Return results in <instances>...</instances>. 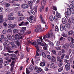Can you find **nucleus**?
Here are the masks:
<instances>
[{
  "instance_id": "obj_1",
  "label": "nucleus",
  "mask_w": 74,
  "mask_h": 74,
  "mask_svg": "<svg viewBox=\"0 0 74 74\" xmlns=\"http://www.w3.org/2000/svg\"><path fill=\"white\" fill-rule=\"evenodd\" d=\"M67 12H65V16L66 18H67V19L68 20V21H70V19L69 17V15H71V9L68 8H67Z\"/></svg>"
},
{
  "instance_id": "obj_2",
  "label": "nucleus",
  "mask_w": 74,
  "mask_h": 74,
  "mask_svg": "<svg viewBox=\"0 0 74 74\" xmlns=\"http://www.w3.org/2000/svg\"><path fill=\"white\" fill-rule=\"evenodd\" d=\"M42 37V36L40 37L39 39L37 40V41L38 42L37 43L36 42V44H37V45H35L38 46V45H41V46H44V44L42 43H41V42H42L43 40Z\"/></svg>"
},
{
  "instance_id": "obj_3",
  "label": "nucleus",
  "mask_w": 74,
  "mask_h": 74,
  "mask_svg": "<svg viewBox=\"0 0 74 74\" xmlns=\"http://www.w3.org/2000/svg\"><path fill=\"white\" fill-rule=\"evenodd\" d=\"M56 14L57 16H55L54 17V18L55 22H58L59 20L58 18H61V15H60V14L58 13V12H56Z\"/></svg>"
},
{
  "instance_id": "obj_4",
  "label": "nucleus",
  "mask_w": 74,
  "mask_h": 74,
  "mask_svg": "<svg viewBox=\"0 0 74 74\" xmlns=\"http://www.w3.org/2000/svg\"><path fill=\"white\" fill-rule=\"evenodd\" d=\"M33 68H34V67H33V65H30L29 68L28 69V70L26 68V73L27 74H29V73H30L29 72L31 71L32 70H33Z\"/></svg>"
},
{
  "instance_id": "obj_5",
  "label": "nucleus",
  "mask_w": 74,
  "mask_h": 74,
  "mask_svg": "<svg viewBox=\"0 0 74 74\" xmlns=\"http://www.w3.org/2000/svg\"><path fill=\"white\" fill-rule=\"evenodd\" d=\"M35 32H42L43 29L41 28V25H38L36 29L35 30Z\"/></svg>"
},
{
  "instance_id": "obj_6",
  "label": "nucleus",
  "mask_w": 74,
  "mask_h": 74,
  "mask_svg": "<svg viewBox=\"0 0 74 74\" xmlns=\"http://www.w3.org/2000/svg\"><path fill=\"white\" fill-rule=\"evenodd\" d=\"M53 34V33H51L48 34H46L43 36V39H44V40H45V39H46V38H50V37L52 36Z\"/></svg>"
},
{
  "instance_id": "obj_7",
  "label": "nucleus",
  "mask_w": 74,
  "mask_h": 74,
  "mask_svg": "<svg viewBox=\"0 0 74 74\" xmlns=\"http://www.w3.org/2000/svg\"><path fill=\"white\" fill-rule=\"evenodd\" d=\"M70 62L67 63L65 65V67L66 68V71H68V70H69L70 69Z\"/></svg>"
},
{
  "instance_id": "obj_8",
  "label": "nucleus",
  "mask_w": 74,
  "mask_h": 74,
  "mask_svg": "<svg viewBox=\"0 0 74 74\" xmlns=\"http://www.w3.org/2000/svg\"><path fill=\"white\" fill-rule=\"evenodd\" d=\"M21 7L24 9L28 8V7H29V5H28L27 4L25 3L21 5Z\"/></svg>"
},
{
  "instance_id": "obj_9",
  "label": "nucleus",
  "mask_w": 74,
  "mask_h": 74,
  "mask_svg": "<svg viewBox=\"0 0 74 74\" xmlns=\"http://www.w3.org/2000/svg\"><path fill=\"white\" fill-rule=\"evenodd\" d=\"M11 47L10 46H8L6 47V49L8 50V52L9 53H14V51L10 50Z\"/></svg>"
},
{
  "instance_id": "obj_10",
  "label": "nucleus",
  "mask_w": 74,
  "mask_h": 74,
  "mask_svg": "<svg viewBox=\"0 0 74 74\" xmlns=\"http://www.w3.org/2000/svg\"><path fill=\"white\" fill-rule=\"evenodd\" d=\"M63 48L65 49V50H68L69 47V44H66L63 46Z\"/></svg>"
},
{
  "instance_id": "obj_11",
  "label": "nucleus",
  "mask_w": 74,
  "mask_h": 74,
  "mask_svg": "<svg viewBox=\"0 0 74 74\" xmlns=\"http://www.w3.org/2000/svg\"><path fill=\"white\" fill-rule=\"evenodd\" d=\"M15 39L16 41H19L20 40V37L18 34H16L15 36Z\"/></svg>"
},
{
  "instance_id": "obj_12",
  "label": "nucleus",
  "mask_w": 74,
  "mask_h": 74,
  "mask_svg": "<svg viewBox=\"0 0 74 74\" xmlns=\"http://www.w3.org/2000/svg\"><path fill=\"white\" fill-rule=\"evenodd\" d=\"M40 17L41 19V22L42 23L45 24V21H44V19H43V18H42V15H40Z\"/></svg>"
},
{
  "instance_id": "obj_13",
  "label": "nucleus",
  "mask_w": 74,
  "mask_h": 74,
  "mask_svg": "<svg viewBox=\"0 0 74 74\" xmlns=\"http://www.w3.org/2000/svg\"><path fill=\"white\" fill-rule=\"evenodd\" d=\"M36 42H32L30 40H29L28 41V44H32V45H37V44H36Z\"/></svg>"
},
{
  "instance_id": "obj_14",
  "label": "nucleus",
  "mask_w": 74,
  "mask_h": 74,
  "mask_svg": "<svg viewBox=\"0 0 74 74\" xmlns=\"http://www.w3.org/2000/svg\"><path fill=\"white\" fill-rule=\"evenodd\" d=\"M34 17L33 16H30L29 17L30 20L29 21V22L30 23H33V19H34Z\"/></svg>"
},
{
  "instance_id": "obj_15",
  "label": "nucleus",
  "mask_w": 74,
  "mask_h": 74,
  "mask_svg": "<svg viewBox=\"0 0 74 74\" xmlns=\"http://www.w3.org/2000/svg\"><path fill=\"white\" fill-rule=\"evenodd\" d=\"M67 21L65 18H64L62 19V23L63 24H65L66 23Z\"/></svg>"
},
{
  "instance_id": "obj_16",
  "label": "nucleus",
  "mask_w": 74,
  "mask_h": 74,
  "mask_svg": "<svg viewBox=\"0 0 74 74\" xmlns=\"http://www.w3.org/2000/svg\"><path fill=\"white\" fill-rule=\"evenodd\" d=\"M64 27L65 26H63L62 24L60 25V28L61 31H63V30L64 29Z\"/></svg>"
},
{
  "instance_id": "obj_17",
  "label": "nucleus",
  "mask_w": 74,
  "mask_h": 74,
  "mask_svg": "<svg viewBox=\"0 0 74 74\" xmlns=\"http://www.w3.org/2000/svg\"><path fill=\"white\" fill-rule=\"evenodd\" d=\"M40 65L41 67H44L45 66V63L44 62H42L40 64Z\"/></svg>"
},
{
  "instance_id": "obj_18",
  "label": "nucleus",
  "mask_w": 74,
  "mask_h": 74,
  "mask_svg": "<svg viewBox=\"0 0 74 74\" xmlns=\"http://www.w3.org/2000/svg\"><path fill=\"white\" fill-rule=\"evenodd\" d=\"M47 41L49 42V43L50 44V45L51 47H52V46H53V42H52L50 41V40H47Z\"/></svg>"
},
{
  "instance_id": "obj_19",
  "label": "nucleus",
  "mask_w": 74,
  "mask_h": 74,
  "mask_svg": "<svg viewBox=\"0 0 74 74\" xmlns=\"http://www.w3.org/2000/svg\"><path fill=\"white\" fill-rule=\"evenodd\" d=\"M51 60L53 62H55L56 61V58L54 56H52L51 57Z\"/></svg>"
},
{
  "instance_id": "obj_20",
  "label": "nucleus",
  "mask_w": 74,
  "mask_h": 74,
  "mask_svg": "<svg viewBox=\"0 0 74 74\" xmlns=\"http://www.w3.org/2000/svg\"><path fill=\"white\" fill-rule=\"evenodd\" d=\"M42 71V69L41 68H39L36 71V73H41Z\"/></svg>"
},
{
  "instance_id": "obj_21",
  "label": "nucleus",
  "mask_w": 74,
  "mask_h": 74,
  "mask_svg": "<svg viewBox=\"0 0 74 74\" xmlns=\"http://www.w3.org/2000/svg\"><path fill=\"white\" fill-rule=\"evenodd\" d=\"M57 60L58 62H62V60L60 59V58L59 56H58L57 58Z\"/></svg>"
},
{
  "instance_id": "obj_22",
  "label": "nucleus",
  "mask_w": 74,
  "mask_h": 74,
  "mask_svg": "<svg viewBox=\"0 0 74 74\" xmlns=\"http://www.w3.org/2000/svg\"><path fill=\"white\" fill-rule=\"evenodd\" d=\"M25 19V17H20V18H19V19H18V21L20 22H21V21H22L23 19Z\"/></svg>"
},
{
  "instance_id": "obj_23",
  "label": "nucleus",
  "mask_w": 74,
  "mask_h": 74,
  "mask_svg": "<svg viewBox=\"0 0 74 74\" xmlns=\"http://www.w3.org/2000/svg\"><path fill=\"white\" fill-rule=\"evenodd\" d=\"M66 28L67 29H70V25L69 23H67V24L65 25Z\"/></svg>"
},
{
  "instance_id": "obj_24",
  "label": "nucleus",
  "mask_w": 74,
  "mask_h": 74,
  "mask_svg": "<svg viewBox=\"0 0 74 74\" xmlns=\"http://www.w3.org/2000/svg\"><path fill=\"white\" fill-rule=\"evenodd\" d=\"M28 3L29 5L32 6L33 5V1H30L28 2Z\"/></svg>"
},
{
  "instance_id": "obj_25",
  "label": "nucleus",
  "mask_w": 74,
  "mask_h": 74,
  "mask_svg": "<svg viewBox=\"0 0 74 74\" xmlns=\"http://www.w3.org/2000/svg\"><path fill=\"white\" fill-rule=\"evenodd\" d=\"M25 32L22 30V29L20 31V33L19 34V36H21L22 34H23Z\"/></svg>"
},
{
  "instance_id": "obj_26",
  "label": "nucleus",
  "mask_w": 74,
  "mask_h": 74,
  "mask_svg": "<svg viewBox=\"0 0 74 74\" xmlns=\"http://www.w3.org/2000/svg\"><path fill=\"white\" fill-rule=\"evenodd\" d=\"M49 19L51 21V22H52L53 21V16H51L49 17Z\"/></svg>"
},
{
  "instance_id": "obj_27",
  "label": "nucleus",
  "mask_w": 74,
  "mask_h": 74,
  "mask_svg": "<svg viewBox=\"0 0 74 74\" xmlns=\"http://www.w3.org/2000/svg\"><path fill=\"white\" fill-rule=\"evenodd\" d=\"M5 44L6 46H8L10 45V41H6L5 42Z\"/></svg>"
},
{
  "instance_id": "obj_28",
  "label": "nucleus",
  "mask_w": 74,
  "mask_h": 74,
  "mask_svg": "<svg viewBox=\"0 0 74 74\" xmlns=\"http://www.w3.org/2000/svg\"><path fill=\"white\" fill-rule=\"evenodd\" d=\"M18 16H23V15L22 14V12H21V11L18 12Z\"/></svg>"
},
{
  "instance_id": "obj_29",
  "label": "nucleus",
  "mask_w": 74,
  "mask_h": 74,
  "mask_svg": "<svg viewBox=\"0 0 74 74\" xmlns=\"http://www.w3.org/2000/svg\"><path fill=\"white\" fill-rule=\"evenodd\" d=\"M25 25H26V23H25V22H24L23 21L20 24H19V26H25Z\"/></svg>"
},
{
  "instance_id": "obj_30",
  "label": "nucleus",
  "mask_w": 74,
  "mask_h": 74,
  "mask_svg": "<svg viewBox=\"0 0 74 74\" xmlns=\"http://www.w3.org/2000/svg\"><path fill=\"white\" fill-rule=\"evenodd\" d=\"M50 67L51 69L55 68V64L53 63H52L50 65Z\"/></svg>"
},
{
  "instance_id": "obj_31",
  "label": "nucleus",
  "mask_w": 74,
  "mask_h": 74,
  "mask_svg": "<svg viewBox=\"0 0 74 74\" xmlns=\"http://www.w3.org/2000/svg\"><path fill=\"white\" fill-rule=\"evenodd\" d=\"M7 37L9 40H11L12 38V36L10 34L8 35Z\"/></svg>"
},
{
  "instance_id": "obj_32",
  "label": "nucleus",
  "mask_w": 74,
  "mask_h": 74,
  "mask_svg": "<svg viewBox=\"0 0 74 74\" xmlns=\"http://www.w3.org/2000/svg\"><path fill=\"white\" fill-rule=\"evenodd\" d=\"M16 44L17 45L18 47H19L20 45H21V44H20V42L18 41H16L15 42Z\"/></svg>"
},
{
  "instance_id": "obj_33",
  "label": "nucleus",
  "mask_w": 74,
  "mask_h": 74,
  "mask_svg": "<svg viewBox=\"0 0 74 74\" xmlns=\"http://www.w3.org/2000/svg\"><path fill=\"white\" fill-rule=\"evenodd\" d=\"M10 56H11L13 58H15V57H16V55L14 53L11 54L10 55Z\"/></svg>"
},
{
  "instance_id": "obj_34",
  "label": "nucleus",
  "mask_w": 74,
  "mask_h": 74,
  "mask_svg": "<svg viewBox=\"0 0 74 74\" xmlns=\"http://www.w3.org/2000/svg\"><path fill=\"white\" fill-rule=\"evenodd\" d=\"M68 34V35H70V36H71L73 34V32L72 31H70L69 32Z\"/></svg>"
},
{
  "instance_id": "obj_35",
  "label": "nucleus",
  "mask_w": 74,
  "mask_h": 74,
  "mask_svg": "<svg viewBox=\"0 0 74 74\" xmlns=\"http://www.w3.org/2000/svg\"><path fill=\"white\" fill-rule=\"evenodd\" d=\"M44 6H42L39 9V11L40 12H42V11L43 10V9H44Z\"/></svg>"
},
{
  "instance_id": "obj_36",
  "label": "nucleus",
  "mask_w": 74,
  "mask_h": 74,
  "mask_svg": "<svg viewBox=\"0 0 74 74\" xmlns=\"http://www.w3.org/2000/svg\"><path fill=\"white\" fill-rule=\"evenodd\" d=\"M63 67H62L61 68H60L58 69V71L59 72H60L61 71H63Z\"/></svg>"
},
{
  "instance_id": "obj_37",
  "label": "nucleus",
  "mask_w": 74,
  "mask_h": 74,
  "mask_svg": "<svg viewBox=\"0 0 74 74\" xmlns=\"http://www.w3.org/2000/svg\"><path fill=\"white\" fill-rule=\"evenodd\" d=\"M60 40H58L57 42V43H56V45L57 46H59V45H60Z\"/></svg>"
},
{
  "instance_id": "obj_38",
  "label": "nucleus",
  "mask_w": 74,
  "mask_h": 74,
  "mask_svg": "<svg viewBox=\"0 0 74 74\" xmlns=\"http://www.w3.org/2000/svg\"><path fill=\"white\" fill-rule=\"evenodd\" d=\"M58 65L59 67H61V66H62V65H63V62L62 61H61V62H60Z\"/></svg>"
},
{
  "instance_id": "obj_39",
  "label": "nucleus",
  "mask_w": 74,
  "mask_h": 74,
  "mask_svg": "<svg viewBox=\"0 0 74 74\" xmlns=\"http://www.w3.org/2000/svg\"><path fill=\"white\" fill-rule=\"evenodd\" d=\"M3 64H4V66H6L8 64V62H7V61H5L4 62Z\"/></svg>"
},
{
  "instance_id": "obj_40",
  "label": "nucleus",
  "mask_w": 74,
  "mask_h": 74,
  "mask_svg": "<svg viewBox=\"0 0 74 74\" xmlns=\"http://www.w3.org/2000/svg\"><path fill=\"white\" fill-rule=\"evenodd\" d=\"M35 47L37 49L36 52H40V49H39L38 48V46L36 45Z\"/></svg>"
},
{
  "instance_id": "obj_41",
  "label": "nucleus",
  "mask_w": 74,
  "mask_h": 74,
  "mask_svg": "<svg viewBox=\"0 0 74 74\" xmlns=\"http://www.w3.org/2000/svg\"><path fill=\"white\" fill-rule=\"evenodd\" d=\"M70 46L71 48H74V44L71 43L70 44Z\"/></svg>"
},
{
  "instance_id": "obj_42",
  "label": "nucleus",
  "mask_w": 74,
  "mask_h": 74,
  "mask_svg": "<svg viewBox=\"0 0 74 74\" xmlns=\"http://www.w3.org/2000/svg\"><path fill=\"white\" fill-rule=\"evenodd\" d=\"M55 30L56 32H58L59 31V28L58 26H56L55 27Z\"/></svg>"
},
{
  "instance_id": "obj_43",
  "label": "nucleus",
  "mask_w": 74,
  "mask_h": 74,
  "mask_svg": "<svg viewBox=\"0 0 74 74\" xmlns=\"http://www.w3.org/2000/svg\"><path fill=\"white\" fill-rule=\"evenodd\" d=\"M8 28H10V29L12 28V24H9L8 25Z\"/></svg>"
},
{
  "instance_id": "obj_44",
  "label": "nucleus",
  "mask_w": 74,
  "mask_h": 74,
  "mask_svg": "<svg viewBox=\"0 0 74 74\" xmlns=\"http://www.w3.org/2000/svg\"><path fill=\"white\" fill-rule=\"evenodd\" d=\"M38 67L36 66H35L34 67V70H38Z\"/></svg>"
},
{
  "instance_id": "obj_45",
  "label": "nucleus",
  "mask_w": 74,
  "mask_h": 74,
  "mask_svg": "<svg viewBox=\"0 0 74 74\" xmlns=\"http://www.w3.org/2000/svg\"><path fill=\"white\" fill-rule=\"evenodd\" d=\"M30 12L33 15H34V14H35V12L32 10H30Z\"/></svg>"
},
{
  "instance_id": "obj_46",
  "label": "nucleus",
  "mask_w": 74,
  "mask_h": 74,
  "mask_svg": "<svg viewBox=\"0 0 74 74\" xmlns=\"http://www.w3.org/2000/svg\"><path fill=\"white\" fill-rule=\"evenodd\" d=\"M47 57L49 60H51V57L50 55H47Z\"/></svg>"
},
{
  "instance_id": "obj_47",
  "label": "nucleus",
  "mask_w": 74,
  "mask_h": 74,
  "mask_svg": "<svg viewBox=\"0 0 74 74\" xmlns=\"http://www.w3.org/2000/svg\"><path fill=\"white\" fill-rule=\"evenodd\" d=\"M71 12L72 14H74V10L73 8L71 9Z\"/></svg>"
},
{
  "instance_id": "obj_48",
  "label": "nucleus",
  "mask_w": 74,
  "mask_h": 74,
  "mask_svg": "<svg viewBox=\"0 0 74 74\" xmlns=\"http://www.w3.org/2000/svg\"><path fill=\"white\" fill-rule=\"evenodd\" d=\"M26 27H23L22 28L21 30L24 32H25V31H26Z\"/></svg>"
},
{
  "instance_id": "obj_49",
  "label": "nucleus",
  "mask_w": 74,
  "mask_h": 74,
  "mask_svg": "<svg viewBox=\"0 0 74 74\" xmlns=\"http://www.w3.org/2000/svg\"><path fill=\"white\" fill-rule=\"evenodd\" d=\"M53 9L54 10H55V11H57V9L56 8V7L53 6Z\"/></svg>"
},
{
  "instance_id": "obj_50",
  "label": "nucleus",
  "mask_w": 74,
  "mask_h": 74,
  "mask_svg": "<svg viewBox=\"0 0 74 74\" xmlns=\"http://www.w3.org/2000/svg\"><path fill=\"white\" fill-rule=\"evenodd\" d=\"M3 60L2 58H0V63L3 64Z\"/></svg>"
},
{
  "instance_id": "obj_51",
  "label": "nucleus",
  "mask_w": 74,
  "mask_h": 74,
  "mask_svg": "<svg viewBox=\"0 0 74 74\" xmlns=\"http://www.w3.org/2000/svg\"><path fill=\"white\" fill-rule=\"evenodd\" d=\"M62 36L64 37H66L67 36V34H62Z\"/></svg>"
},
{
  "instance_id": "obj_52",
  "label": "nucleus",
  "mask_w": 74,
  "mask_h": 74,
  "mask_svg": "<svg viewBox=\"0 0 74 74\" xmlns=\"http://www.w3.org/2000/svg\"><path fill=\"white\" fill-rule=\"evenodd\" d=\"M42 55L44 58H45L46 57V55H45V53L44 52H42Z\"/></svg>"
},
{
  "instance_id": "obj_53",
  "label": "nucleus",
  "mask_w": 74,
  "mask_h": 74,
  "mask_svg": "<svg viewBox=\"0 0 74 74\" xmlns=\"http://www.w3.org/2000/svg\"><path fill=\"white\" fill-rule=\"evenodd\" d=\"M12 32V30L11 29H8L7 30V32L8 33H11Z\"/></svg>"
},
{
  "instance_id": "obj_54",
  "label": "nucleus",
  "mask_w": 74,
  "mask_h": 74,
  "mask_svg": "<svg viewBox=\"0 0 74 74\" xmlns=\"http://www.w3.org/2000/svg\"><path fill=\"white\" fill-rule=\"evenodd\" d=\"M34 10L36 12V13H37V8H34Z\"/></svg>"
},
{
  "instance_id": "obj_55",
  "label": "nucleus",
  "mask_w": 74,
  "mask_h": 74,
  "mask_svg": "<svg viewBox=\"0 0 74 74\" xmlns=\"http://www.w3.org/2000/svg\"><path fill=\"white\" fill-rule=\"evenodd\" d=\"M3 55L5 56H10V54L9 53H5Z\"/></svg>"
},
{
  "instance_id": "obj_56",
  "label": "nucleus",
  "mask_w": 74,
  "mask_h": 74,
  "mask_svg": "<svg viewBox=\"0 0 74 74\" xmlns=\"http://www.w3.org/2000/svg\"><path fill=\"white\" fill-rule=\"evenodd\" d=\"M72 38V37H71L70 36L68 38V40L69 41H70V40H71V39Z\"/></svg>"
},
{
  "instance_id": "obj_57",
  "label": "nucleus",
  "mask_w": 74,
  "mask_h": 74,
  "mask_svg": "<svg viewBox=\"0 0 74 74\" xmlns=\"http://www.w3.org/2000/svg\"><path fill=\"white\" fill-rule=\"evenodd\" d=\"M10 44L12 45V47H14V45H15L14 43L13 42H11Z\"/></svg>"
},
{
  "instance_id": "obj_58",
  "label": "nucleus",
  "mask_w": 74,
  "mask_h": 74,
  "mask_svg": "<svg viewBox=\"0 0 74 74\" xmlns=\"http://www.w3.org/2000/svg\"><path fill=\"white\" fill-rule=\"evenodd\" d=\"M10 6V3H7L5 4V7H9Z\"/></svg>"
},
{
  "instance_id": "obj_59",
  "label": "nucleus",
  "mask_w": 74,
  "mask_h": 74,
  "mask_svg": "<svg viewBox=\"0 0 74 74\" xmlns=\"http://www.w3.org/2000/svg\"><path fill=\"white\" fill-rule=\"evenodd\" d=\"M64 62H65V63H67L69 62V60H67L66 59H64Z\"/></svg>"
},
{
  "instance_id": "obj_60",
  "label": "nucleus",
  "mask_w": 74,
  "mask_h": 74,
  "mask_svg": "<svg viewBox=\"0 0 74 74\" xmlns=\"http://www.w3.org/2000/svg\"><path fill=\"white\" fill-rule=\"evenodd\" d=\"M19 5V4H15L13 5V6L14 7H15L16 6H18Z\"/></svg>"
},
{
  "instance_id": "obj_61",
  "label": "nucleus",
  "mask_w": 74,
  "mask_h": 74,
  "mask_svg": "<svg viewBox=\"0 0 74 74\" xmlns=\"http://www.w3.org/2000/svg\"><path fill=\"white\" fill-rule=\"evenodd\" d=\"M3 19V15H1L0 14V20Z\"/></svg>"
},
{
  "instance_id": "obj_62",
  "label": "nucleus",
  "mask_w": 74,
  "mask_h": 74,
  "mask_svg": "<svg viewBox=\"0 0 74 74\" xmlns=\"http://www.w3.org/2000/svg\"><path fill=\"white\" fill-rule=\"evenodd\" d=\"M13 16V13H11L8 15V16L9 17H10L11 16Z\"/></svg>"
},
{
  "instance_id": "obj_63",
  "label": "nucleus",
  "mask_w": 74,
  "mask_h": 74,
  "mask_svg": "<svg viewBox=\"0 0 74 74\" xmlns=\"http://www.w3.org/2000/svg\"><path fill=\"white\" fill-rule=\"evenodd\" d=\"M3 11V8H0V12H1Z\"/></svg>"
},
{
  "instance_id": "obj_64",
  "label": "nucleus",
  "mask_w": 74,
  "mask_h": 74,
  "mask_svg": "<svg viewBox=\"0 0 74 74\" xmlns=\"http://www.w3.org/2000/svg\"><path fill=\"white\" fill-rule=\"evenodd\" d=\"M3 34H6V31L5 30H4L3 31Z\"/></svg>"
}]
</instances>
